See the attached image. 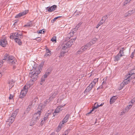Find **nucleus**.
<instances>
[{
	"label": "nucleus",
	"mask_w": 135,
	"mask_h": 135,
	"mask_svg": "<svg viewBox=\"0 0 135 135\" xmlns=\"http://www.w3.org/2000/svg\"><path fill=\"white\" fill-rule=\"evenodd\" d=\"M20 38H16L15 40V41L19 45H21L22 44V42Z\"/></svg>",
	"instance_id": "6ab92c4d"
},
{
	"label": "nucleus",
	"mask_w": 135,
	"mask_h": 135,
	"mask_svg": "<svg viewBox=\"0 0 135 135\" xmlns=\"http://www.w3.org/2000/svg\"><path fill=\"white\" fill-rule=\"evenodd\" d=\"M55 95L56 94H55V95H54V96H53V95L52 96L50 97L49 99V101L47 99H46V100H45L44 102V106H45L46 105L47 103H49L50 101L52 100L55 98Z\"/></svg>",
	"instance_id": "f8f14e48"
},
{
	"label": "nucleus",
	"mask_w": 135,
	"mask_h": 135,
	"mask_svg": "<svg viewBox=\"0 0 135 135\" xmlns=\"http://www.w3.org/2000/svg\"><path fill=\"white\" fill-rule=\"evenodd\" d=\"M94 105L95 106L96 108L98 107V104L97 103H95Z\"/></svg>",
	"instance_id": "de8ad7c7"
},
{
	"label": "nucleus",
	"mask_w": 135,
	"mask_h": 135,
	"mask_svg": "<svg viewBox=\"0 0 135 135\" xmlns=\"http://www.w3.org/2000/svg\"><path fill=\"white\" fill-rule=\"evenodd\" d=\"M46 78H45L43 76H42L41 78V81L40 83V84L42 85V83L44 82L45 80V79Z\"/></svg>",
	"instance_id": "a878e982"
},
{
	"label": "nucleus",
	"mask_w": 135,
	"mask_h": 135,
	"mask_svg": "<svg viewBox=\"0 0 135 135\" xmlns=\"http://www.w3.org/2000/svg\"><path fill=\"white\" fill-rule=\"evenodd\" d=\"M108 17H107V15H106L104 16H103V17L102 19V20H104V21H105L106 20L107 18Z\"/></svg>",
	"instance_id": "f704fd0d"
},
{
	"label": "nucleus",
	"mask_w": 135,
	"mask_h": 135,
	"mask_svg": "<svg viewBox=\"0 0 135 135\" xmlns=\"http://www.w3.org/2000/svg\"><path fill=\"white\" fill-rule=\"evenodd\" d=\"M52 7V9H53V11H54L55 9L56 8L57 6L56 5H53L51 6Z\"/></svg>",
	"instance_id": "79ce46f5"
},
{
	"label": "nucleus",
	"mask_w": 135,
	"mask_h": 135,
	"mask_svg": "<svg viewBox=\"0 0 135 135\" xmlns=\"http://www.w3.org/2000/svg\"><path fill=\"white\" fill-rule=\"evenodd\" d=\"M63 126V125L61 124V123H60L56 128V131L57 132H59L61 129L62 127Z\"/></svg>",
	"instance_id": "aec40b11"
},
{
	"label": "nucleus",
	"mask_w": 135,
	"mask_h": 135,
	"mask_svg": "<svg viewBox=\"0 0 135 135\" xmlns=\"http://www.w3.org/2000/svg\"><path fill=\"white\" fill-rule=\"evenodd\" d=\"M28 12V10H26L23 12L20 13L18 15H17L15 17L16 18L20 17L27 14Z\"/></svg>",
	"instance_id": "9b49d317"
},
{
	"label": "nucleus",
	"mask_w": 135,
	"mask_h": 135,
	"mask_svg": "<svg viewBox=\"0 0 135 135\" xmlns=\"http://www.w3.org/2000/svg\"><path fill=\"white\" fill-rule=\"evenodd\" d=\"M14 83L15 81L13 80H11L8 81V84H9L10 88L9 90L13 86V84Z\"/></svg>",
	"instance_id": "dca6fc26"
},
{
	"label": "nucleus",
	"mask_w": 135,
	"mask_h": 135,
	"mask_svg": "<svg viewBox=\"0 0 135 135\" xmlns=\"http://www.w3.org/2000/svg\"><path fill=\"white\" fill-rule=\"evenodd\" d=\"M135 12V10H132L131 11H129L128 12V13L129 14H130V15L131 14H133Z\"/></svg>",
	"instance_id": "ea45409f"
},
{
	"label": "nucleus",
	"mask_w": 135,
	"mask_h": 135,
	"mask_svg": "<svg viewBox=\"0 0 135 135\" xmlns=\"http://www.w3.org/2000/svg\"><path fill=\"white\" fill-rule=\"evenodd\" d=\"M102 86H101H101H99V87L98 88H97V89H99V88H102Z\"/></svg>",
	"instance_id": "e2e57ef3"
},
{
	"label": "nucleus",
	"mask_w": 135,
	"mask_h": 135,
	"mask_svg": "<svg viewBox=\"0 0 135 135\" xmlns=\"http://www.w3.org/2000/svg\"><path fill=\"white\" fill-rule=\"evenodd\" d=\"M82 24V23H81V22H80L79 23H78V25H79V26H80Z\"/></svg>",
	"instance_id": "052dcab7"
},
{
	"label": "nucleus",
	"mask_w": 135,
	"mask_h": 135,
	"mask_svg": "<svg viewBox=\"0 0 135 135\" xmlns=\"http://www.w3.org/2000/svg\"><path fill=\"white\" fill-rule=\"evenodd\" d=\"M69 114H68L66 115L64 118L65 119L67 120H68V119L69 117Z\"/></svg>",
	"instance_id": "4c0bfd02"
},
{
	"label": "nucleus",
	"mask_w": 135,
	"mask_h": 135,
	"mask_svg": "<svg viewBox=\"0 0 135 135\" xmlns=\"http://www.w3.org/2000/svg\"><path fill=\"white\" fill-rule=\"evenodd\" d=\"M5 60L8 61V63L11 65L16 64L17 61L16 60L13 56H10L7 54L4 55V59L0 61L1 64H3Z\"/></svg>",
	"instance_id": "7ed1b4c3"
},
{
	"label": "nucleus",
	"mask_w": 135,
	"mask_h": 135,
	"mask_svg": "<svg viewBox=\"0 0 135 135\" xmlns=\"http://www.w3.org/2000/svg\"><path fill=\"white\" fill-rule=\"evenodd\" d=\"M97 108H96L95 106L94 105L92 109L91 110V111L90 112H89L88 113H87L86 114V115H87L88 114H90L93 111V110L94 109H96Z\"/></svg>",
	"instance_id": "72a5a7b5"
},
{
	"label": "nucleus",
	"mask_w": 135,
	"mask_h": 135,
	"mask_svg": "<svg viewBox=\"0 0 135 135\" xmlns=\"http://www.w3.org/2000/svg\"><path fill=\"white\" fill-rule=\"evenodd\" d=\"M131 77L129 75H127L125 77V79L123 81V83L126 85L129 83L132 79H133L131 78Z\"/></svg>",
	"instance_id": "0eeeda50"
},
{
	"label": "nucleus",
	"mask_w": 135,
	"mask_h": 135,
	"mask_svg": "<svg viewBox=\"0 0 135 135\" xmlns=\"http://www.w3.org/2000/svg\"><path fill=\"white\" fill-rule=\"evenodd\" d=\"M100 25H99L98 24L97 25V26H96V28H98L99 27V26H100Z\"/></svg>",
	"instance_id": "13d9d810"
},
{
	"label": "nucleus",
	"mask_w": 135,
	"mask_h": 135,
	"mask_svg": "<svg viewBox=\"0 0 135 135\" xmlns=\"http://www.w3.org/2000/svg\"><path fill=\"white\" fill-rule=\"evenodd\" d=\"M57 17H57V19H58L59 18H60V17H61V16H59Z\"/></svg>",
	"instance_id": "338daca9"
},
{
	"label": "nucleus",
	"mask_w": 135,
	"mask_h": 135,
	"mask_svg": "<svg viewBox=\"0 0 135 135\" xmlns=\"http://www.w3.org/2000/svg\"><path fill=\"white\" fill-rule=\"evenodd\" d=\"M54 135V133H52L50 135Z\"/></svg>",
	"instance_id": "0e129e2a"
},
{
	"label": "nucleus",
	"mask_w": 135,
	"mask_h": 135,
	"mask_svg": "<svg viewBox=\"0 0 135 135\" xmlns=\"http://www.w3.org/2000/svg\"><path fill=\"white\" fill-rule=\"evenodd\" d=\"M14 120V118L10 117L6 121V122L7 124H11L13 122Z\"/></svg>",
	"instance_id": "4468645a"
},
{
	"label": "nucleus",
	"mask_w": 135,
	"mask_h": 135,
	"mask_svg": "<svg viewBox=\"0 0 135 135\" xmlns=\"http://www.w3.org/2000/svg\"><path fill=\"white\" fill-rule=\"evenodd\" d=\"M80 27V26H79V25H77L76 26V27H75V28L76 29H78V28Z\"/></svg>",
	"instance_id": "864d4df0"
},
{
	"label": "nucleus",
	"mask_w": 135,
	"mask_h": 135,
	"mask_svg": "<svg viewBox=\"0 0 135 135\" xmlns=\"http://www.w3.org/2000/svg\"><path fill=\"white\" fill-rule=\"evenodd\" d=\"M104 104V103H102L101 104H100V105H101V106H102L103 104Z\"/></svg>",
	"instance_id": "69168bd1"
},
{
	"label": "nucleus",
	"mask_w": 135,
	"mask_h": 135,
	"mask_svg": "<svg viewBox=\"0 0 135 135\" xmlns=\"http://www.w3.org/2000/svg\"><path fill=\"white\" fill-rule=\"evenodd\" d=\"M100 22H102V24H103V23H104L105 21H104V20H102H102L100 21Z\"/></svg>",
	"instance_id": "5fc2aeb1"
},
{
	"label": "nucleus",
	"mask_w": 135,
	"mask_h": 135,
	"mask_svg": "<svg viewBox=\"0 0 135 135\" xmlns=\"http://www.w3.org/2000/svg\"><path fill=\"white\" fill-rule=\"evenodd\" d=\"M73 33L74 32L73 31H72V33H71V32L70 33H69L68 35V36H69L70 37L72 36L73 35Z\"/></svg>",
	"instance_id": "c03bdc74"
},
{
	"label": "nucleus",
	"mask_w": 135,
	"mask_h": 135,
	"mask_svg": "<svg viewBox=\"0 0 135 135\" xmlns=\"http://www.w3.org/2000/svg\"><path fill=\"white\" fill-rule=\"evenodd\" d=\"M134 102H135V97L132 100L129 105L126 107V108H127L128 109L132 107L133 104Z\"/></svg>",
	"instance_id": "f3484780"
},
{
	"label": "nucleus",
	"mask_w": 135,
	"mask_h": 135,
	"mask_svg": "<svg viewBox=\"0 0 135 135\" xmlns=\"http://www.w3.org/2000/svg\"><path fill=\"white\" fill-rule=\"evenodd\" d=\"M98 81V79H94V80L92 82V83H93L94 85H95L96 83Z\"/></svg>",
	"instance_id": "7c9ffc66"
},
{
	"label": "nucleus",
	"mask_w": 135,
	"mask_h": 135,
	"mask_svg": "<svg viewBox=\"0 0 135 135\" xmlns=\"http://www.w3.org/2000/svg\"><path fill=\"white\" fill-rule=\"evenodd\" d=\"M9 37L10 39L15 40L16 38H22L23 36L22 34H19L18 32H16L11 33Z\"/></svg>",
	"instance_id": "39448f33"
},
{
	"label": "nucleus",
	"mask_w": 135,
	"mask_h": 135,
	"mask_svg": "<svg viewBox=\"0 0 135 135\" xmlns=\"http://www.w3.org/2000/svg\"><path fill=\"white\" fill-rule=\"evenodd\" d=\"M89 45L86 44L85 45L82 47L77 52L78 54H80L87 49H89Z\"/></svg>",
	"instance_id": "423d86ee"
},
{
	"label": "nucleus",
	"mask_w": 135,
	"mask_h": 135,
	"mask_svg": "<svg viewBox=\"0 0 135 135\" xmlns=\"http://www.w3.org/2000/svg\"><path fill=\"white\" fill-rule=\"evenodd\" d=\"M32 104H29V105L28 107L27 108L26 110V113H28L31 109H32Z\"/></svg>",
	"instance_id": "412c9836"
},
{
	"label": "nucleus",
	"mask_w": 135,
	"mask_h": 135,
	"mask_svg": "<svg viewBox=\"0 0 135 135\" xmlns=\"http://www.w3.org/2000/svg\"><path fill=\"white\" fill-rule=\"evenodd\" d=\"M98 24L100 26L103 24L101 22H99V23Z\"/></svg>",
	"instance_id": "bf43d9fd"
},
{
	"label": "nucleus",
	"mask_w": 135,
	"mask_h": 135,
	"mask_svg": "<svg viewBox=\"0 0 135 135\" xmlns=\"http://www.w3.org/2000/svg\"><path fill=\"white\" fill-rule=\"evenodd\" d=\"M134 53L132 52L131 54V55L130 56V57L131 58H133L134 56Z\"/></svg>",
	"instance_id": "603ef678"
},
{
	"label": "nucleus",
	"mask_w": 135,
	"mask_h": 135,
	"mask_svg": "<svg viewBox=\"0 0 135 135\" xmlns=\"http://www.w3.org/2000/svg\"><path fill=\"white\" fill-rule=\"evenodd\" d=\"M122 56V55H119V54H118L114 57V61H118Z\"/></svg>",
	"instance_id": "2eb2a0df"
},
{
	"label": "nucleus",
	"mask_w": 135,
	"mask_h": 135,
	"mask_svg": "<svg viewBox=\"0 0 135 135\" xmlns=\"http://www.w3.org/2000/svg\"><path fill=\"white\" fill-rule=\"evenodd\" d=\"M49 114V113H47L45 116L44 119V121H45L48 118Z\"/></svg>",
	"instance_id": "cd10ccee"
},
{
	"label": "nucleus",
	"mask_w": 135,
	"mask_h": 135,
	"mask_svg": "<svg viewBox=\"0 0 135 135\" xmlns=\"http://www.w3.org/2000/svg\"><path fill=\"white\" fill-rule=\"evenodd\" d=\"M41 38L40 37H37L34 39V40H36L37 41H38V42H40L41 40Z\"/></svg>",
	"instance_id": "37998d69"
},
{
	"label": "nucleus",
	"mask_w": 135,
	"mask_h": 135,
	"mask_svg": "<svg viewBox=\"0 0 135 135\" xmlns=\"http://www.w3.org/2000/svg\"><path fill=\"white\" fill-rule=\"evenodd\" d=\"M57 17H56L53 20H52L51 21V22H55L56 20L57 19Z\"/></svg>",
	"instance_id": "a18cd8bd"
},
{
	"label": "nucleus",
	"mask_w": 135,
	"mask_h": 135,
	"mask_svg": "<svg viewBox=\"0 0 135 135\" xmlns=\"http://www.w3.org/2000/svg\"><path fill=\"white\" fill-rule=\"evenodd\" d=\"M56 36H54L51 39V41L52 42L56 41Z\"/></svg>",
	"instance_id": "2f4dec72"
},
{
	"label": "nucleus",
	"mask_w": 135,
	"mask_h": 135,
	"mask_svg": "<svg viewBox=\"0 0 135 135\" xmlns=\"http://www.w3.org/2000/svg\"><path fill=\"white\" fill-rule=\"evenodd\" d=\"M42 32L43 33H44L45 32V31L44 30H42Z\"/></svg>",
	"instance_id": "680f3d73"
},
{
	"label": "nucleus",
	"mask_w": 135,
	"mask_h": 135,
	"mask_svg": "<svg viewBox=\"0 0 135 135\" xmlns=\"http://www.w3.org/2000/svg\"><path fill=\"white\" fill-rule=\"evenodd\" d=\"M116 99L117 98L116 96H114L112 97L110 100V104H112L114 102Z\"/></svg>",
	"instance_id": "a211bd4d"
},
{
	"label": "nucleus",
	"mask_w": 135,
	"mask_h": 135,
	"mask_svg": "<svg viewBox=\"0 0 135 135\" xmlns=\"http://www.w3.org/2000/svg\"><path fill=\"white\" fill-rule=\"evenodd\" d=\"M76 39V38H75L73 39H71L69 41L67 42H65L64 44L61 45L62 49L61 50L60 55L59 57H63L64 54L66 53L68 50V48L70 47L74 41Z\"/></svg>",
	"instance_id": "f03ea898"
},
{
	"label": "nucleus",
	"mask_w": 135,
	"mask_h": 135,
	"mask_svg": "<svg viewBox=\"0 0 135 135\" xmlns=\"http://www.w3.org/2000/svg\"><path fill=\"white\" fill-rule=\"evenodd\" d=\"M46 53H51V51L49 50L48 48H47L46 49Z\"/></svg>",
	"instance_id": "49530a36"
},
{
	"label": "nucleus",
	"mask_w": 135,
	"mask_h": 135,
	"mask_svg": "<svg viewBox=\"0 0 135 135\" xmlns=\"http://www.w3.org/2000/svg\"><path fill=\"white\" fill-rule=\"evenodd\" d=\"M126 85L124 83H123V82H122L120 84V89H122L124 86Z\"/></svg>",
	"instance_id": "c85d7f7f"
},
{
	"label": "nucleus",
	"mask_w": 135,
	"mask_h": 135,
	"mask_svg": "<svg viewBox=\"0 0 135 135\" xmlns=\"http://www.w3.org/2000/svg\"><path fill=\"white\" fill-rule=\"evenodd\" d=\"M95 40H92L91 41H90L87 44H88V45H89V46H90V47L91 45H92L93 44H94L95 43Z\"/></svg>",
	"instance_id": "b1692460"
},
{
	"label": "nucleus",
	"mask_w": 135,
	"mask_h": 135,
	"mask_svg": "<svg viewBox=\"0 0 135 135\" xmlns=\"http://www.w3.org/2000/svg\"><path fill=\"white\" fill-rule=\"evenodd\" d=\"M68 121V120H66V119H65L64 118L62 122L61 123V124L63 125L64 123H66Z\"/></svg>",
	"instance_id": "e433bc0d"
},
{
	"label": "nucleus",
	"mask_w": 135,
	"mask_h": 135,
	"mask_svg": "<svg viewBox=\"0 0 135 135\" xmlns=\"http://www.w3.org/2000/svg\"><path fill=\"white\" fill-rule=\"evenodd\" d=\"M44 106H45L43 105L41 103L38 106L37 109V111L36 112L41 114V112L42 111V109Z\"/></svg>",
	"instance_id": "9d476101"
},
{
	"label": "nucleus",
	"mask_w": 135,
	"mask_h": 135,
	"mask_svg": "<svg viewBox=\"0 0 135 135\" xmlns=\"http://www.w3.org/2000/svg\"><path fill=\"white\" fill-rule=\"evenodd\" d=\"M3 74V73H0V78L1 77L2 75Z\"/></svg>",
	"instance_id": "4d7b16f0"
},
{
	"label": "nucleus",
	"mask_w": 135,
	"mask_h": 135,
	"mask_svg": "<svg viewBox=\"0 0 135 135\" xmlns=\"http://www.w3.org/2000/svg\"><path fill=\"white\" fill-rule=\"evenodd\" d=\"M17 115V114L16 113H13L11 115V117H12L14 118V119H15V118Z\"/></svg>",
	"instance_id": "c756f323"
},
{
	"label": "nucleus",
	"mask_w": 135,
	"mask_h": 135,
	"mask_svg": "<svg viewBox=\"0 0 135 135\" xmlns=\"http://www.w3.org/2000/svg\"><path fill=\"white\" fill-rule=\"evenodd\" d=\"M51 55V53H46L45 54L44 56L45 57H48L50 56Z\"/></svg>",
	"instance_id": "58836bf2"
},
{
	"label": "nucleus",
	"mask_w": 135,
	"mask_h": 135,
	"mask_svg": "<svg viewBox=\"0 0 135 135\" xmlns=\"http://www.w3.org/2000/svg\"><path fill=\"white\" fill-rule=\"evenodd\" d=\"M50 74V72H46L45 74L42 76L45 78H46Z\"/></svg>",
	"instance_id": "bb28decb"
},
{
	"label": "nucleus",
	"mask_w": 135,
	"mask_h": 135,
	"mask_svg": "<svg viewBox=\"0 0 135 135\" xmlns=\"http://www.w3.org/2000/svg\"><path fill=\"white\" fill-rule=\"evenodd\" d=\"M77 13H78V12H76H76H75V13H74V15H75L76 16H77V15H78H78H79V14H80V13H79L78 14Z\"/></svg>",
	"instance_id": "8fccbe9b"
},
{
	"label": "nucleus",
	"mask_w": 135,
	"mask_h": 135,
	"mask_svg": "<svg viewBox=\"0 0 135 135\" xmlns=\"http://www.w3.org/2000/svg\"><path fill=\"white\" fill-rule=\"evenodd\" d=\"M92 89L89 86H88L85 90V92L86 93H88Z\"/></svg>",
	"instance_id": "5701e85b"
},
{
	"label": "nucleus",
	"mask_w": 135,
	"mask_h": 135,
	"mask_svg": "<svg viewBox=\"0 0 135 135\" xmlns=\"http://www.w3.org/2000/svg\"><path fill=\"white\" fill-rule=\"evenodd\" d=\"M41 114L36 112L34 114L32 120L31 122V126L34 124L38 120Z\"/></svg>",
	"instance_id": "20e7f679"
},
{
	"label": "nucleus",
	"mask_w": 135,
	"mask_h": 135,
	"mask_svg": "<svg viewBox=\"0 0 135 135\" xmlns=\"http://www.w3.org/2000/svg\"><path fill=\"white\" fill-rule=\"evenodd\" d=\"M65 105V104L64 106H60L58 107L55 110V112H56L57 113H59L60 111H61L62 110V108Z\"/></svg>",
	"instance_id": "ddd939ff"
},
{
	"label": "nucleus",
	"mask_w": 135,
	"mask_h": 135,
	"mask_svg": "<svg viewBox=\"0 0 135 135\" xmlns=\"http://www.w3.org/2000/svg\"><path fill=\"white\" fill-rule=\"evenodd\" d=\"M57 113L56 112H55V111L53 113V115L54 117H55L56 115V113Z\"/></svg>",
	"instance_id": "6e6d98bb"
},
{
	"label": "nucleus",
	"mask_w": 135,
	"mask_h": 135,
	"mask_svg": "<svg viewBox=\"0 0 135 135\" xmlns=\"http://www.w3.org/2000/svg\"><path fill=\"white\" fill-rule=\"evenodd\" d=\"M93 83L91 82L89 85L92 89L95 85Z\"/></svg>",
	"instance_id": "a19ab883"
},
{
	"label": "nucleus",
	"mask_w": 135,
	"mask_h": 135,
	"mask_svg": "<svg viewBox=\"0 0 135 135\" xmlns=\"http://www.w3.org/2000/svg\"><path fill=\"white\" fill-rule=\"evenodd\" d=\"M104 81L102 83V85H103V84H104Z\"/></svg>",
	"instance_id": "774afa93"
},
{
	"label": "nucleus",
	"mask_w": 135,
	"mask_h": 135,
	"mask_svg": "<svg viewBox=\"0 0 135 135\" xmlns=\"http://www.w3.org/2000/svg\"><path fill=\"white\" fill-rule=\"evenodd\" d=\"M124 48H122L120 49V51L118 53L119 55H122V56H124V53L123 51L124 50Z\"/></svg>",
	"instance_id": "4be33fe9"
},
{
	"label": "nucleus",
	"mask_w": 135,
	"mask_h": 135,
	"mask_svg": "<svg viewBox=\"0 0 135 135\" xmlns=\"http://www.w3.org/2000/svg\"><path fill=\"white\" fill-rule=\"evenodd\" d=\"M68 121V120H66V119H65L64 118L62 122L61 123V124L63 125L64 123H66Z\"/></svg>",
	"instance_id": "c9c22d12"
},
{
	"label": "nucleus",
	"mask_w": 135,
	"mask_h": 135,
	"mask_svg": "<svg viewBox=\"0 0 135 135\" xmlns=\"http://www.w3.org/2000/svg\"><path fill=\"white\" fill-rule=\"evenodd\" d=\"M13 98V95H12L11 94H10V96L9 97V99H12Z\"/></svg>",
	"instance_id": "09e8293b"
},
{
	"label": "nucleus",
	"mask_w": 135,
	"mask_h": 135,
	"mask_svg": "<svg viewBox=\"0 0 135 135\" xmlns=\"http://www.w3.org/2000/svg\"><path fill=\"white\" fill-rule=\"evenodd\" d=\"M7 41L4 39H1L0 40V45L3 47H6L7 44Z\"/></svg>",
	"instance_id": "1a4fd4ad"
},
{
	"label": "nucleus",
	"mask_w": 135,
	"mask_h": 135,
	"mask_svg": "<svg viewBox=\"0 0 135 135\" xmlns=\"http://www.w3.org/2000/svg\"><path fill=\"white\" fill-rule=\"evenodd\" d=\"M52 7H48L47 8V10L49 12H51L53 11V9H52Z\"/></svg>",
	"instance_id": "473e14b6"
},
{
	"label": "nucleus",
	"mask_w": 135,
	"mask_h": 135,
	"mask_svg": "<svg viewBox=\"0 0 135 135\" xmlns=\"http://www.w3.org/2000/svg\"><path fill=\"white\" fill-rule=\"evenodd\" d=\"M42 30H40L39 31H37V33H42Z\"/></svg>",
	"instance_id": "3c124183"
},
{
	"label": "nucleus",
	"mask_w": 135,
	"mask_h": 135,
	"mask_svg": "<svg viewBox=\"0 0 135 135\" xmlns=\"http://www.w3.org/2000/svg\"><path fill=\"white\" fill-rule=\"evenodd\" d=\"M42 66L41 65L37 66L34 68L33 70H31L29 73V76L31 78V80L28 82L25 85L24 87L23 88L20 92V97L22 98L25 96L28 91V89L32 86L35 81L37 79V75L41 72Z\"/></svg>",
	"instance_id": "f257e3e1"
},
{
	"label": "nucleus",
	"mask_w": 135,
	"mask_h": 135,
	"mask_svg": "<svg viewBox=\"0 0 135 135\" xmlns=\"http://www.w3.org/2000/svg\"><path fill=\"white\" fill-rule=\"evenodd\" d=\"M128 74L131 77V78L135 79V67L130 70Z\"/></svg>",
	"instance_id": "6e6552de"
},
{
	"label": "nucleus",
	"mask_w": 135,
	"mask_h": 135,
	"mask_svg": "<svg viewBox=\"0 0 135 135\" xmlns=\"http://www.w3.org/2000/svg\"><path fill=\"white\" fill-rule=\"evenodd\" d=\"M32 22L31 21H30L28 22L26 25H25L24 26L25 27H31L32 25Z\"/></svg>",
	"instance_id": "393cba45"
}]
</instances>
